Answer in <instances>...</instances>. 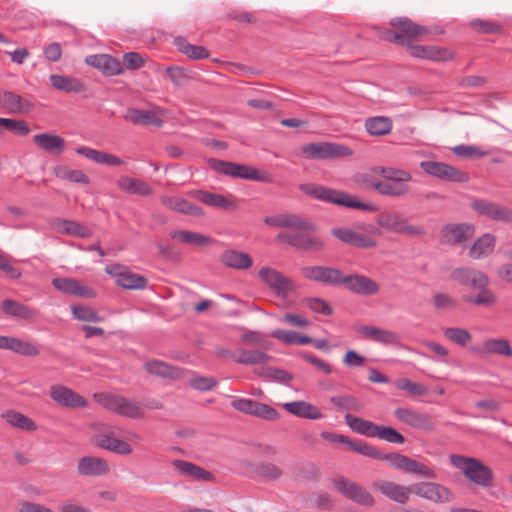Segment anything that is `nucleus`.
<instances>
[{
	"label": "nucleus",
	"instance_id": "7c9ffc66",
	"mask_svg": "<svg viewBox=\"0 0 512 512\" xmlns=\"http://www.w3.org/2000/svg\"><path fill=\"white\" fill-rule=\"evenodd\" d=\"M160 200L162 205L170 210L195 217H201L204 215V211L201 207L196 206L183 198L162 196Z\"/></svg>",
	"mask_w": 512,
	"mask_h": 512
},
{
	"label": "nucleus",
	"instance_id": "393cba45",
	"mask_svg": "<svg viewBox=\"0 0 512 512\" xmlns=\"http://www.w3.org/2000/svg\"><path fill=\"white\" fill-rule=\"evenodd\" d=\"M50 397L59 405L66 407H84L86 400L63 385H54L50 389Z\"/></svg>",
	"mask_w": 512,
	"mask_h": 512
},
{
	"label": "nucleus",
	"instance_id": "338daca9",
	"mask_svg": "<svg viewBox=\"0 0 512 512\" xmlns=\"http://www.w3.org/2000/svg\"><path fill=\"white\" fill-rule=\"evenodd\" d=\"M166 75L175 87H182L187 84L189 76L187 72L179 66H170L166 69Z\"/></svg>",
	"mask_w": 512,
	"mask_h": 512
},
{
	"label": "nucleus",
	"instance_id": "a878e982",
	"mask_svg": "<svg viewBox=\"0 0 512 512\" xmlns=\"http://www.w3.org/2000/svg\"><path fill=\"white\" fill-rule=\"evenodd\" d=\"M390 24L398 33L404 35V45L409 39L424 37L430 33L426 26L418 25L405 17L392 19Z\"/></svg>",
	"mask_w": 512,
	"mask_h": 512
},
{
	"label": "nucleus",
	"instance_id": "13d9d810",
	"mask_svg": "<svg viewBox=\"0 0 512 512\" xmlns=\"http://www.w3.org/2000/svg\"><path fill=\"white\" fill-rule=\"evenodd\" d=\"M58 229L61 232H64L68 235L79 236V237H88L89 231L88 229L81 225L78 222L71 220H60L58 222Z\"/></svg>",
	"mask_w": 512,
	"mask_h": 512
},
{
	"label": "nucleus",
	"instance_id": "c85d7f7f",
	"mask_svg": "<svg viewBox=\"0 0 512 512\" xmlns=\"http://www.w3.org/2000/svg\"><path fill=\"white\" fill-rule=\"evenodd\" d=\"M172 465L184 476L190 477L193 480L203 482L215 481V476L208 470L185 460L175 459Z\"/></svg>",
	"mask_w": 512,
	"mask_h": 512
},
{
	"label": "nucleus",
	"instance_id": "0eeeda50",
	"mask_svg": "<svg viewBox=\"0 0 512 512\" xmlns=\"http://www.w3.org/2000/svg\"><path fill=\"white\" fill-rule=\"evenodd\" d=\"M94 397L102 403L107 409L112 410L122 416L140 419L143 417V408L139 402L130 400L120 395L108 393L95 394Z\"/></svg>",
	"mask_w": 512,
	"mask_h": 512
},
{
	"label": "nucleus",
	"instance_id": "aec40b11",
	"mask_svg": "<svg viewBox=\"0 0 512 512\" xmlns=\"http://www.w3.org/2000/svg\"><path fill=\"white\" fill-rule=\"evenodd\" d=\"M372 487L387 498L400 504L407 503L411 494V486L400 485L388 480H377L373 482Z\"/></svg>",
	"mask_w": 512,
	"mask_h": 512
},
{
	"label": "nucleus",
	"instance_id": "7ed1b4c3",
	"mask_svg": "<svg viewBox=\"0 0 512 512\" xmlns=\"http://www.w3.org/2000/svg\"><path fill=\"white\" fill-rule=\"evenodd\" d=\"M299 189L306 195L312 196L313 198L324 202L363 211L374 212L377 210V206L370 203L361 202L357 196H351L347 192L328 188L322 185L304 183L299 186Z\"/></svg>",
	"mask_w": 512,
	"mask_h": 512
},
{
	"label": "nucleus",
	"instance_id": "f3484780",
	"mask_svg": "<svg viewBox=\"0 0 512 512\" xmlns=\"http://www.w3.org/2000/svg\"><path fill=\"white\" fill-rule=\"evenodd\" d=\"M302 276L310 281L328 285H341L342 272L333 267L304 266L300 269Z\"/></svg>",
	"mask_w": 512,
	"mask_h": 512
},
{
	"label": "nucleus",
	"instance_id": "09e8293b",
	"mask_svg": "<svg viewBox=\"0 0 512 512\" xmlns=\"http://www.w3.org/2000/svg\"><path fill=\"white\" fill-rule=\"evenodd\" d=\"M271 336L289 345H305L312 342L311 337L290 330L278 329L273 331Z\"/></svg>",
	"mask_w": 512,
	"mask_h": 512
},
{
	"label": "nucleus",
	"instance_id": "6e6d98bb",
	"mask_svg": "<svg viewBox=\"0 0 512 512\" xmlns=\"http://www.w3.org/2000/svg\"><path fill=\"white\" fill-rule=\"evenodd\" d=\"M255 373L259 376L282 383H287L293 379V375L291 373L274 367H262L260 369H256Z\"/></svg>",
	"mask_w": 512,
	"mask_h": 512
},
{
	"label": "nucleus",
	"instance_id": "2f4dec72",
	"mask_svg": "<svg viewBox=\"0 0 512 512\" xmlns=\"http://www.w3.org/2000/svg\"><path fill=\"white\" fill-rule=\"evenodd\" d=\"M33 142L40 149L50 154L60 155L65 150V140L57 134H37L33 137Z\"/></svg>",
	"mask_w": 512,
	"mask_h": 512
},
{
	"label": "nucleus",
	"instance_id": "72a5a7b5",
	"mask_svg": "<svg viewBox=\"0 0 512 512\" xmlns=\"http://www.w3.org/2000/svg\"><path fill=\"white\" fill-rule=\"evenodd\" d=\"M86 62L109 76L117 75L123 70L122 64L116 58L107 54L89 56Z\"/></svg>",
	"mask_w": 512,
	"mask_h": 512
},
{
	"label": "nucleus",
	"instance_id": "ea45409f",
	"mask_svg": "<svg viewBox=\"0 0 512 512\" xmlns=\"http://www.w3.org/2000/svg\"><path fill=\"white\" fill-rule=\"evenodd\" d=\"M360 332L366 338L385 345L396 344L399 341V335L396 332L374 326H363Z\"/></svg>",
	"mask_w": 512,
	"mask_h": 512
},
{
	"label": "nucleus",
	"instance_id": "473e14b6",
	"mask_svg": "<svg viewBox=\"0 0 512 512\" xmlns=\"http://www.w3.org/2000/svg\"><path fill=\"white\" fill-rule=\"evenodd\" d=\"M146 371L152 375L171 380H178L183 377V370L159 360L147 361L144 364Z\"/></svg>",
	"mask_w": 512,
	"mask_h": 512
},
{
	"label": "nucleus",
	"instance_id": "4be33fe9",
	"mask_svg": "<svg viewBox=\"0 0 512 512\" xmlns=\"http://www.w3.org/2000/svg\"><path fill=\"white\" fill-rule=\"evenodd\" d=\"M110 471L106 460L95 456H85L79 459L77 472L81 476L99 477L107 475Z\"/></svg>",
	"mask_w": 512,
	"mask_h": 512
},
{
	"label": "nucleus",
	"instance_id": "e2e57ef3",
	"mask_svg": "<svg viewBox=\"0 0 512 512\" xmlns=\"http://www.w3.org/2000/svg\"><path fill=\"white\" fill-rule=\"evenodd\" d=\"M350 450L372 459L385 460V455L381 454L376 447L362 441H354L353 443H350Z\"/></svg>",
	"mask_w": 512,
	"mask_h": 512
},
{
	"label": "nucleus",
	"instance_id": "5701e85b",
	"mask_svg": "<svg viewBox=\"0 0 512 512\" xmlns=\"http://www.w3.org/2000/svg\"><path fill=\"white\" fill-rule=\"evenodd\" d=\"M453 280L462 285L471 286L472 288H484L488 285V277L481 271L467 267L456 268L451 272Z\"/></svg>",
	"mask_w": 512,
	"mask_h": 512
},
{
	"label": "nucleus",
	"instance_id": "864d4df0",
	"mask_svg": "<svg viewBox=\"0 0 512 512\" xmlns=\"http://www.w3.org/2000/svg\"><path fill=\"white\" fill-rule=\"evenodd\" d=\"M197 198L202 203L217 208H234L235 204L228 201L224 196L207 191H197Z\"/></svg>",
	"mask_w": 512,
	"mask_h": 512
},
{
	"label": "nucleus",
	"instance_id": "a19ab883",
	"mask_svg": "<svg viewBox=\"0 0 512 512\" xmlns=\"http://www.w3.org/2000/svg\"><path fill=\"white\" fill-rule=\"evenodd\" d=\"M345 422L354 432L367 436L375 437L378 425L369 420L354 416L350 413L345 415Z\"/></svg>",
	"mask_w": 512,
	"mask_h": 512
},
{
	"label": "nucleus",
	"instance_id": "bf43d9fd",
	"mask_svg": "<svg viewBox=\"0 0 512 512\" xmlns=\"http://www.w3.org/2000/svg\"><path fill=\"white\" fill-rule=\"evenodd\" d=\"M22 97L10 91H5L0 95V104L9 112L17 113L22 111Z\"/></svg>",
	"mask_w": 512,
	"mask_h": 512
},
{
	"label": "nucleus",
	"instance_id": "3c124183",
	"mask_svg": "<svg viewBox=\"0 0 512 512\" xmlns=\"http://www.w3.org/2000/svg\"><path fill=\"white\" fill-rule=\"evenodd\" d=\"M3 417L9 424H11L12 426H15L19 429H22L25 431H35L37 429V425L32 419H30L29 417H27L19 412L10 410V411H7L3 415Z\"/></svg>",
	"mask_w": 512,
	"mask_h": 512
},
{
	"label": "nucleus",
	"instance_id": "423d86ee",
	"mask_svg": "<svg viewBox=\"0 0 512 512\" xmlns=\"http://www.w3.org/2000/svg\"><path fill=\"white\" fill-rule=\"evenodd\" d=\"M352 154L353 151L348 146L333 142H313L301 147V155L307 160H333Z\"/></svg>",
	"mask_w": 512,
	"mask_h": 512
},
{
	"label": "nucleus",
	"instance_id": "5fc2aeb1",
	"mask_svg": "<svg viewBox=\"0 0 512 512\" xmlns=\"http://www.w3.org/2000/svg\"><path fill=\"white\" fill-rule=\"evenodd\" d=\"M484 349L491 354H498L505 357L512 356V348L506 339L495 338L488 339L484 342Z\"/></svg>",
	"mask_w": 512,
	"mask_h": 512
},
{
	"label": "nucleus",
	"instance_id": "49530a36",
	"mask_svg": "<svg viewBox=\"0 0 512 512\" xmlns=\"http://www.w3.org/2000/svg\"><path fill=\"white\" fill-rule=\"evenodd\" d=\"M495 245V238L491 234H484L470 248L469 255L474 259H480L489 255Z\"/></svg>",
	"mask_w": 512,
	"mask_h": 512
},
{
	"label": "nucleus",
	"instance_id": "6e6552de",
	"mask_svg": "<svg viewBox=\"0 0 512 512\" xmlns=\"http://www.w3.org/2000/svg\"><path fill=\"white\" fill-rule=\"evenodd\" d=\"M333 483L335 489L347 499L366 507L375 504L372 494L360 484L344 477L334 479Z\"/></svg>",
	"mask_w": 512,
	"mask_h": 512
},
{
	"label": "nucleus",
	"instance_id": "f257e3e1",
	"mask_svg": "<svg viewBox=\"0 0 512 512\" xmlns=\"http://www.w3.org/2000/svg\"><path fill=\"white\" fill-rule=\"evenodd\" d=\"M264 222L271 227L294 230V232H280L276 239L296 249L316 253L326 248V243L322 237L307 233L315 231L316 225L300 215L291 213L275 214L267 216Z\"/></svg>",
	"mask_w": 512,
	"mask_h": 512
},
{
	"label": "nucleus",
	"instance_id": "de8ad7c7",
	"mask_svg": "<svg viewBox=\"0 0 512 512\" xmlns=\"http://www.w3.org/2000/svg\"><path fill=\"white\" fill-rule=\"evenodd\" d=\"M1 308L5 314L16 318L29 319L34 315L31 308L10 299L4 300L1 304Z\"/></svg>",
	"mask_w": 512,
	"mask_h": 512
},
{
	"label": "nucleus",
	"instance_id": "39448f33",
	"mask_svg": "<svg viewBox=\"0 0 512 512\" xmlns=\"http://www.w3.org/2000/svg\"><path fill=\"white\" fill-rule=\"evenodd\" d=\"M208 164L211 169L222 175L262 183L271 182V176L268 173L259 172L256 168L252 166L224 160H218L215 158H210L208 160Z\"/></svg>",
	"mask_w": 512,
	"mask_h": 512
},
{
	"label": "nucleus",
	"instance_id": "4d7b16f0",
	"mask_svg": "<svg viewBox=\"0 0 512 512\" xmlns=\"http://www.w3.org/2000/svg\"><path fill=\"white\" fill-rule=\"evenodd\" d=\"M395 386L399 390L408 392L412 396H422L428 392V388L422 384L411 381L408 378H399L395 381Z\"/></svg>",
	"mask_w": 512,
	"mask_h": 512
},
{
	"label": "nucleus",
	"instance_id": "9d476101",
	"mask_svg": "<svg viewBox=\"0 0 512 512\" xmlns=\"http://www.w3.org/2000/svg\"><path fill=\"white\" fill-rule=\"evenodd\" d=\"M259 278L281 298H286L290 292L295 290L294 281L276 269L262 267L259 270Z\"/></svg>",
	"mask_w": 512,
	"mask_h": 512
},
{
	"label": "nucleus",
	"instance_id": "6ab92c4d",
	"mask_svg": "<svg viewBox=\"0 0 512 512\" xmlns=\"http://www.w3.org/2000/svg\"><path fill=\"white\" fill-rule=\"evenodd\" d=\"M106 271L116 277V283L124 289H144L147 279L139 274L132 273L127 267L113 265L107 267Z\"/></svg>",
	"mask_w": 512,
	"mask_h": 512
},
{
	"label": "nucleus",
	"instance_id": "680f3d73",
	"mask_svg": "<svg viewBox=\"0 0 512 512\" xmlns=\"http://www.w3.org/2000/svg\"><path fill=\"white\" fill-rule=\"evenodd\" d=\"M375 437L392 444H403L405 442L404 436L389 426L378 425Z\"/></svg>",
	"mask_w": 512,
	"mask_h": 512
},
{
	"label": "nucleus",
	"instance_id": "cd10ccee",
	"mask_svg": "<svg viewBox=\"0 0 512 512\" xmlns=\"http://www.w3.org/2000/svg\"><path fill=\"white\" fill-rule=\"evenodd\" d=\"M97 446L120 455L132 453V447L125 441L116 439L112 431H102L96 434Z\"/></svg>",
	"mask_w": 512,
	"mask_h": 512
},
{
	"label": "nucleus",
	"instance_id": "a211bd4d",
	"mask_svg": "<svg viewBox=\"0 0 512 512\" xmlns=\"http://www.w3.org/2000/svg\"><path fill=\"white\" fill-rule=\"evenodd\" d=\"M394 415L399 421L415 429L430 432L435 428V423L429 415L412 409L397 408L394 411Z\"/></svg>",
	"mask_w": 512,
	"mask_h": 512
},
{
	"label": "nucleus",
	"instance_id": "79ce46f5",
	"mask_svg": "<svg viewBox=\"0 0 512 512\" xmlns=\"http://www.w3.org/2000/svg\"><path fill=\"white\" fill-rule=\"evenodd\" d=\"M177 50L193 60H201L209 57V52L204 46L192 45L183 37L174 40Z\"/></svg>",
	"mask_w": 512,
	"mask_h": 512
},
{
	"label": "nucleus",
	"instance_id": "dca6fc26",
	"mask_svg": "<svg viewBox=\"0 0 512 512\" xmlns=\"http://www.w3.org/2000/svg\"><path fill=\"white\" fill-rule=\"evenodd\" d=\"M341 285H344L349 291H351L354 294L364 296L375 295L380 290V286L377 282L361 274H342Z\"/></svg>",
	"mask_w": 512,
	"mask_h": 512
},
{
	"label": "nucleus",
	"instance_id": "20e7f679",
	"mask_svg": "<svg viewBox=\"0 0 512 512\" xmlns=\"http://www.w3.org/2000/svg\"><path fill=\"white\" fill-rule=\"evenodd\" d=\"M451 464L461 470L464 476L472 483L489 488L493 486V472L491 468L476 458L452 454Z\"/></svg>",
	"mask_w": 512,
	"mask_h": 512
},
{
	"label": "nucleus",
	"instance_id": "774afa93",
	"mask_svg": "<svg viewBox=\"0 0 512 512\" xmlns=\"http://www.w3.org/2000/svg\"><path fill=\"white\" fill-rule=\"evenodd\" d=\"M478 289L480 292L477 296L473 297L465 295L463 296V300L475 305H489L495 302V297L490 290L486 289V287Z\"/></svg>",
	"mask_w": 512,
	"mask_h": 512
},
{
	"label": "nucleus",
	"instance_id": "bb28decb",
	"mask_svg": "<svg viewBox=\"0 0 512 512\" xmlns=\"http://www.w3.org/2000/svg\"><path fill=\"white\" fill-rule=\"evenodd\" d=\"M52 285L60 292L75 295L83 298H92L95 291L87 286H83L78 280L72 278H55Z\"/></svg>",
	"mask_w": 512,
	"mask_h": 512
},
{
	"label": "nucleus",
	"instance_id": "4468645a",
	"mask_svg": "<svg viewBox=\"0 0 512 512\" xmlns=\"http://www.w3.org/2000/svg\"><path fill=\"white\" fill-rule=\"evenodd\" d=\"M411 493L434 503L450 502L453 493L445 486L434 482H419L411 485Z\"/></svg>",
	"mask_w": 512,
	"mask_h": 512
},
{
	"label": "nucleus",
	"instance_id": "37998d69",
	"mask_svg": "<svg viewBox=\"0 0 512 512\" xmlns=\"http://www.w3.org/2000/svg\"><path fill=\"white\" fill-rule=\"evenodd\" d=\"M50 82L55 89L68 93H78L85 89L84 84L79 79L63 75H51Z\"/></svg>",
	"mask_w": 512,
	"mask_h": 512
},
{
	"label": "nucleus",
	"instance_id": "b1692460",
	"mask_svg": "<svg viewBox=\"0 0 512 512\" xmlns=\"http://www.w3.org/2000/svg\"><path fill=\"white\" fill-rule=\"evenodd\" d=\"M474 227L469 224H448L441 230L442 241L450 244H461L471 238Z\"/></svg>",
	"mask_w": 512,
	"mask_h": 512
},
{
	"label": "nucleus",
	"instance_id": "4c0bfd02",
	"mask_svg": "<svg viewBox=\"0 0 512 512\" xmlns=\"http://www.w3.org/2000/svg\"><path fill=\"white\" fill-rule=\"evenodd\" d=\"M125 120L135 124L144 126L162 127V119L154 111H146L135 108H129L124 115Z\"/></svg>",
	"mask_w": 512,
	"mask_h": 512
},
{
	"label": "nucleus",
	"instance_id": "2eb2a0df",
	"mask_svg": "<svg viewBox=\"0 0 512 512\" xmlns=\"http://www.w3.org/2000/svg\"><path fill=\"white\" fill-rule=\"evenodd\" d=\"M471 207L480 215L489 219L512 223V209L483 199L473 200Z\"/></svg>",
	"mask_w": 512,
	"mask_h": 512
},
{
	"label": "nucleus",
	"instance_id": "1a4fd4ad",
	"mask_svg": "<svg viewBox=\"0 0 512 512\" xmlns=\"http://www.w3.org/2000/svg\"><path fill=\"white\" fill-rule=\"evenodd\" d=\"M377 224L393 233L404 234L409 236H422L425 229L421 226H415L408 222L396 212H386L377 218Z\"/></svg>",
	"mask_w": 512,
	"mask_h": 512
},
{
	"label": "nucleus",
	"instance_id": "f03ea898",
	"mask_svg": "<svg viewBox=\"0 0 512 512\" xmlns=\"http://www.w3.org/2000/svg\"><path fill=\"white\" fill-rule=\"evenodd\" d=\"M373 172L382 176L383 180L376 179L370 173H359L353 177V181L360 187L374 189L387 197L402 198L409 193L408 182L412 180L410 172L385 166H377L373 168Z\"/></svg>",
	"mask_w": 512,
	"mask_h": 512
},
{
	"label": "nucleus",
	"instance_id": "c9c22d12",
	"mask_svg": "<svg viewBox=\"0 0 512 512\" xmlns=\"http://www.w3.org/2000/svg\"><path fill=\"white\" fill-rule=\"evenodd\" d=\"M76 153L86 157L87 159L107 166H121L125 162L118 156L106 153L100 150L92 149L89 147H78L75 149Z\"/></svg>",
	"mask_w": 512,
	"mask_h": 512
},
{
	"label": "nucleus",
	"instance_id": "f8f14e48",
	"mask_svg": "<svg viewBox=\"0 0 512 512\" xmlns=\"http://www.w3.org/2000/svg\"><path fill=\"white\" fill-rule=\"evenodd\" d=\"M231 406L239 412L268 421H275L280 417L275 408L251 399L236 398L231 402Z\"/></svg>",
	"mask_w": 512,
	"mask_h": 512
},
{
	"label": "nucleus",
	"instance_id": "0e129e2a",
	"mask_svg": "<svg viewBox=\"0 0 512 512\" xmlns=\"http://www.w3.org/2000/svg\"><path fill=\"white\" fill-rule=\"evenodd\" d=\"M11 351L30 357L37 356L40 353L38 347L35 344L16 337L13 338Z\"/></svg>",
	"mask_w": 512,
	"mask_h": 512
},
{
	"label": "nucleus",
	"instance_id": "c03bdc74",
	"mask_svg": "<svg viewBox=\"0 0 512 512\" xmlns=\"http://www.w3.org/2000/svg\"><path fill=\"white\" fill-rule=\"evenodd\" d=\"M365 129L372 136H383L392 130V121L389 117H370L365 121Z\"/></svg>",
	"mask_w": 512,
	"mask_h": 512
},
{
	"label": "nucleus",
	"instance_id": "58836bf2",
	"mask_svg": "<svg viewBox=\"0 0 512 512\" xmlns=\"http://www.w3.org/2000/svg\"><path fill=\"white\" fill-rule=\"evenodd\" d=\"M220 259L227 267L237 270L248 269L253 264L252 258L247 253L233 249L224 251L220 256Z\"/></svg>",
	"mask_w": 512,
	"mask_h": 512
},
{
	"label": "nucleus",
	"instance_id": "c756f323",
	"mask_svg": "<svg viewBox=\"0 0 512 512\" xmlns=\"http://www.w3.org/2000/svg\"><path fill=\"white\" fill-rule=\"evenodd\" d=\"M116 184L122 192L131 195L150 196L154 191L146 181L129 176H120Z\"/></svg>",
	"mask_w": 512,
	"mask_h": 512
},
{
	"label": "nucleus",
	"instance_id": "052dcab7",
	"mask_svg": "<svg viewBox=\"0 0 512 512\" xmlns=\"http://www.w3.org/2000/svg\"><path fill=\"white\" fill-rule=\"evenodd\" d=\"M443 334L451 342L463 347L471 340V334L463 328L449 327L444 329Z\"/></svg>",
	"mask_w": 512,
	"mask_h": 512
},
{
	"label": "nucleus",
	"instance_id": "f704fd0d",
	"mask_svg": "<svg viewBox=\"0 0 512 512\" xmlns=\"http://www.w3.org/2000/svg\"><path fill=\"white\" fill-rule=\"evenodd\" d=\"M169 236L182 244L195 247H207L213 243V239L210 237L190 230H171Z\"/></svg>",
	"mask_w": 512,
	"mask_h": 512
},
{
	"label": "nucleus",
	"instance_id": "e433bc0d",
	"mask_svg": "<svg viewBox=\"0 0 512 512\" xmlns=\"http://www.w3.org/2000/svg\"><path fill=\"white\" fill-rule=\"evenodd\" d=\"M283 408L288 413L300 418L317 420L323 417V414L318 407L305 401L288 402L283 405Z\"/></svg>",
	"mask_w": 512,
	"mask_h": 512
},
{
	"label": "nucleus",
	"instance_id": "a18cd8bd",
	"mask_svg": "<svg viewBox=\"0 0 512 512\" xmlns=\"http://www.w3.org/2000/svg\"><path fill=\"white\" fill-rule=\"evenodd\" d=\"M239 356L235 362L242 365H258L268 363L272 357L260 350L239 349Z\"/></svg>",
	"mask_w": 512,
	"mask_h": 512
},
{
	"label": "nucleus",
	"instance_id": "69168bd1",
	"mask_svg": "<svg viewBox=\"0 0 512 512\" xmlns=\"http://www.w3.org/2000/svg\"><path fill=\"white\" fill-rule=\"evenodd\" d=\"M72 313L74 317L80 321L95 323L103 321V318L99 316L98 313L90 307L82 305L73 306Z\"/></svg>",
	"mask_w": 512,
	"mask_h": 512
},
{
	"label": "nucleus",
	"instance_id": "412c9836",
	"mask_svg": "<svg viewBox=\"0 0 512 512\" xmlns=\"http://www.w3.org/2000/svg\"><path fill=\"white\" fill-rule=\"evenodd\" d=\"M331 233L345 244L357 248H373L377 245L376 240L372 237L349 228H333Z\"/></svg>",
	"mask_w": 512,
	"mask_h": 512
},
{
	"label": "nucleus",
	"instance_id": "ddd939ff",
	"mask_svg": "<svg viewBox=\"0 0 512 512\" xmlns=\"http://www.w3.org/2000/svg\"><path fill=\"white\" fill-rule=\"evenodd\" d=\"M420 167L427 174L437 177L441 180L460 183H464L469 180L468 173L456 169L455 167L443 162L423 161L420 163Z\"/></svg>",
	"mask_w": 512,
	"mask_h": 512
},
{
	"label": "nucleus",
	"instance_id": "9b49d317",
	"mask_svg": "<svg viewBox=\"0 0 512 512\" xmlns=\"http://www.w3.org/2000/svg\"><path fill=\"white\" fill-rule=\"evenodd\" d=\"M384 458L392 467L400 471L420 475L430 479H435L437 476L433 469L408 456L399 453H389L385 454Z\"/></svg>",
	"mask_w": 512,
	"mask_h": 512
},
{
	"label": "nucleus",
	"instance_id": "8fccbe9b",
	"mask_svg": "<svg viewBox=\"0 0 512 512\" xmlns=\"http://www.w3.org/2000/svg\"><path fill=\"white\" fill-rule=\"evenodd\" d=\"M253 467L255 477L264 481L277 480L282 475L281 469L273 463L260 462L255 464Z\"/></svg>",
	"mask_w": 512,
	"mask_h": 512
},
{
	"label": "nucleus",
	"instance_id": "603ef678",
	"mask_svg": "<svg viewBox=\"0 0 512 512\" xmlns=\"http://www.w3.org/2000/svg\"><path fill=\"white\" fill-rule=\"evenodd\" d=\"M330 402L339 410L347 412H360L363 408V404L357 398L350 395L332 396Z\"/></svg>",
	"mask_w": 512,
	"mask_h": 512
}]
</instances>
